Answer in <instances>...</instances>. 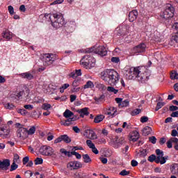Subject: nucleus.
Wrapping results in <instances>:
<instances>
[{
    "label": "nucleus",
    "instance_id": "1",
    "mask_svg": "<svg viewBox=\"0 0 178 178\" xmlns=\"http://www.w3.org/2000/svg\"><path fill=\"white\" fill-rule=\"evenodd\" d=\"M124 76L127 80H134L137 79L139 83L143 84L147 83L149 80V70L145 66L137 67H125L124 70Z\"/></svg>",
    "mask_w": 178,
    "mask_h": 178
},
{
    "label": "nucleus",
    "instance_id": "2",
    "mask_svg": "<svg viewBox=\"0 0 178 178\" xmlns=\"http://www.w3.org/2000/svg\"><path fill=\"white\" fill-rule=\"evenodd\" d=\"M100 76L109 86H116L119 83V73L115 70H106L100 73Z\"/></svg>",
    "mask_w": 178,
    "mask_h": 178
},
{
    "label": "nucleus",
    "instance_id": "3",
    "mask_svg": "<svg viewBox=\"0 0 178 178\" xmlns=\"http://www.w3.org/2000/svg\"><path fill=\"white\" fill-rule=\"evenodd\" d=\"M175 16V7L170 3H168L165 6V10L160 13L159 19L161 23H169V19H172Z\"/></svg>",
    "mask_w": 178,
    "mask_h": 178
},
{
    "label": "nucleus",
    "instance_id": "4",
    "mask_svg": "<svg viewBox=\"0 0 178 178\" xmlns=\"http://www.w3.org/2000/svg\"><path fill=\"white\" fill-rule=\"evenodd\" d=\"M47 16L49 17V19L51 22V26L54 29H58L65 26V18H63V15H62V14L55 13L48 15Z\"/></svg>",
    "mask_w": 178,
    "mask_h": 178
},
{
    "label": "nucleus",
    "instance_id": "5",
    "mask_svg": "<svg viewBox=\"0 0 178 178\" xmlns=\"http://www.w3.org/2000/svg\"><path fill=\"white\" fill-rule=\"evenodd\" d=\"M80 65L86 69H91L95 66V58L92 56L85 55L80 60Z\"/></svg>",
    "mask_w": 178,
    "mask_h": 178
},
{
    "label": "nucleus",
    "instance_id": "6",
    "mask_svg": "<svg viewBox=\"0 0 178 178\" xmlns=\"http://www.w3.org/2000/svg\"><path fill=\"white\" fill-rule=\"evenodd\" d=\"M54 54H43L40 56V60H42L44 66H51L54 60H56Z\"/></svg>",
    "mask_w": 178,
    "mask_h": 178
},
{
    "label": "nucleus",
    "instance_id": "7",
    "mask_svg": "<svg viewBox=\"0 0 178 178\" xmlns=\"http://www.w3.org/2000/svg\"><path fill=\"white\" fill-rule=\"evenodd\" d=\"M39 152L44 156H51L54 154V149L50 146L43 145L40 148Z\"/></svg>",
    "mask_w": 178,
    "mask_h": 178
},
{
    "label": "nucleus",
    "instance_id": "8",
    "mask_svg": "<svg viewBox=\"0 0 178 178\" xmlns=\"http://www.w3.org/2000/svg\"><path fill=\"white\" fill-rule=\"evenodd\" d=\"M17 136L20 138V140H26V138L29 137L27 129L24 127H19L17 131Z\"/></svg>",
    "mask_w": 178,
    "mask_h": 178
},
{
    "label": "nucleus",
    "instance_id": "9",
    "mask_svg": "<svg viewBox=\"0 0 178 178\" xmlns=\"http://www.w3.org/2000/svg\"><path fill=\"white\" fill-rule=\"evenodd\" d=\"M10 133V129L8 125H1L0 126V137L3 138H6Z\"/></svg>",
    "mask_w": 178,
    "mask_h": 178
},
{
    "label": "nucleus",
    "instance_id": "10",
    "mask_svg": "<svg viewBox=\"0 0 178 178\" xmlns=\"http://www.w3.org/2000/svg\"><path fill=\"white\" fill-rule=\"evenodd\" d=\"M95 54H97V55L100 56H106L108 50H106V47L104 45L99 47L95 46Z\"/></svg>",
    "mask_w": 178,
    "mask_h": 178
},
{
    "label": "nucleus",
    "instance_id": "11",
    "mask_svg": "<svg viewBox=\"0 0 178 178\" xmlns=\"http://www.w3.org/2000/svg\"><path fill=\"white\" fill-rule=\"evenodd\" d=\"M147 48V45L145 43H140L138 45L134 47L132 49V52L134 54H143L145 52V49Z\"/></svg>",
    "mask_w": 178,
    "mask_h": 178
},
{
    "label": "nucleus",
    "instance_id": "12",
    "mask_svg": "<svg viewBox=\"0 0 178 178\" xmlns=\"http://www.w3.org/2000/svg\"><path fill=\"white\" fill-rule=\"evenodd\" d=\"M62 141H64L66 144H69L72 143V139L67 135H61L54 140V144L62 143Z\"/></svg>",
    "mask_w": 178,
    "mask_h": 178
},
{
    "label": "nucleus",
    "instance_id": "13",
    "mask_svg": "<svg viewBox=\"0 0 178 178\" xmlns=\"http://www.w3.org/2000/svg\"><path fill=\"white\" fill-rule=\"evenodd\" d=\"M156 155H159V156H160L159 163L161 165H165V163H166V161L169 159V156H163V152L159 149H156Z\"/></svg>",
    "mask_w": 178,
    "mask_h": 178
},
{
    "label": "nucleus",
    "instance_id": "14",
    "mask_svg": "<svg viewBox=\"0 0 178 178\" xmlns=\"http://www.w3.org/2000/svg\"><path fill=\"white\" fill-rule=\"evenodd\" d=\"M113 143L115 144L114 148H120L121 145H123V144L126 143V141H124V138H120L119 136H115V138L113 139Z\"/></svg>",
    "mask_w": 178,
    "mask_h": 178
},
{
    "label": "nucleus",
    "instance_id": "15",
    "mask_svg": "<svg viewBox=\"0 0 178 178\" xmlns=\"http://www.w3.org/2000/svg\"><path fill=\"white\" fill-rule=\"evenodd\" d=\"M88 109H90L88 107H84L83 108L76 110V112L79 114L80 118H84V116H88V115H90Z\"/></svg>",
    "mask_w": 178,
    "mask_h": 178
},
{
    "label": "nucleus",
    "instance_id": "16",
    "mask_svg": "<svg viewBox=\"0 0 178 178\" xmlns=\"http://www.w3.org/2000/svg\"><path fill=\"white\" fill-rule=\"evenodd\" d=\"M10 166V161L9 159H4L0 161V170H8Z\"/></svg>",
    "mask_w": 178,
    "mask_h": 178
},
{
    "label": "nucleus",
    "instance_id": "17",
    "mask_svg": "<svg viewBox=\"0 0 178 178\" xmlns=\"http://www.w3.org/2000/svg\"><path fill=\"white\" fill-rule=\"evenodd\" d=\"M138 138H140V133L137 131H134L129 134V141L136 143Z\"/></svg>",
    "mask_w": 178,
    "mask_h": 178
},
{
    "label": "nucleus",
    "instance_id": "18",
    "mask_svg": "<svg viewBox=\"0 0 178 178\" xmlns=\"http://www.w3.org/2000/svg\"><path fill=\"white\" fill-rule=\"evenodd\" d=\"M138 16V11L136 10H133L131 11L129 14V20L132 23V22H134L137 19V17Z\"/></svg>",
    "mask_w": 178,
    "mask_h": 178
},
{
    "label": "nucleus",
    "instance_id": "19",
    "mask_svg": "<svg viewBox=\"0 0 178 178\" xmlns=\"http://www.w3.org/2000/svg\"><path fill=\"white\" fill-rule=\"evenodd\" d=\"M105 98H106V96H105L104 94H102L99 97H95L94 100L97 105H101V104L105 102Z\"/></svg>",
    "mask_w": 178,
    "mask_h": 178
},
{
    "label": "nucleus",
    "instance_id": "20",
    "mask_svg": "<svg viewBox=\"0 0 178 178\" xmlns=\"http://www.w3.org/2000/svg\"><path fill=\"white\" fill-rule=\"evenodd\" d=\"M19 77H22V79H26V80H33L34 79V75L31 74L30 72H26L24 73H21L19 74Z\"/></svg>",
    "mask_w": 178,
    "mask_h": 178
},
{
    "label": "nucleus",
    "instance_id": "21",
    "mask_svg": "<svg viewBox=\"0 0 178 178\" xmlns=\"http://www.w3.org/2000/svg\"><path fill=\"white\" fill-rule=\"evenodd\" d=\"M2 37L6 40V41H9L10 40H12L13 35L12 32H10L8 29H6L5 31H3Z\"/></svg>",
    "mask_w": 178,
    "mask_h": 178
},
{
    "label": "nucleus",
    "instance_id": "22",
    "mask_svg": "<svg viewBox=\"0 0 178 178\" xmlns=\"http://www.w3.org/2000/svg\"><path fill=\"white\" fill-rule=\"evenodd\" d=\"M86 133L88 136V138H90V140H97V138H98V137L97 136V134H95L94 130L87 129Z\"/></svg>",
    "mask_w": 178,
    "mask_h": 178
},
{
    "label": "nucleus",
    "instance_id": "23",
    "mask_svg": "<svg viewBox=\"0 0 178 178\" xmlns=\"http://www.w3.org/2000/svg\"><path fill=\"white\" fill-rule=\"evenodd\" d=\"M147 160L149 162H156V163H159V162H161V156H159V155L156 156L155 154H152L148 157Z\"/></svg>",
    "mask_w": 178,
    "mask_h": 178
},
{
    "label": "nucleus",
    "instance_id": "24",
    "mask_svg": "<svg viewBox=\"0 0 178 178\" xmlns=\"http://www.w3.org/2000/svg\"><path fill=\"white\" fill-rule=\"evenodd\" d=\"M117 112H118V108L115 107H110L108 108V111L107 112V115H108L111 118H115V116L118 115Z\"/></svg>",
    "mask_w": 178,
    "mask_h": 178
},
{
    "label": "nucleus",
    "instance_id": "25",
    "mask_svg": "<svg viewBox=\"0 0 178 178\" xmlns=\"http://www.w3.org/2000/svg\"><path fill=\"white\" fill-rule=\"evenodd\" d=\"M174 29L177 30V33L175 35L172 36V40L175 41V42H178V22H175L173 25Z\"/></svg>",
    "mask_w": 178,
    "mask_h": 178
},
{
    "label": "nucleus",
    "instance_id": "26",
    "mask_svg": "<svg viewBox=\"0 0 178 178\" xmlns=\"http://www.w3.org/2000/svg\"><path fill=\"white\" fill-rule=\"evenodd\" d=\"M105 119V115L100 114L96 115V117L94 119V123H101L102 120Z\"/></svg>",
    "mask_w": 178,
    "mask_h": 178
},
{
    "label": "nucleus",
    "instance_id": "27",
    "mask_svg": "<svg viewBox=\"0 0 178 178\" xmlns=\"http://www.w3.org/2000/svg\"><path fill=\"white\" fill-rule=\"evenodd\" d=\"M64 118H66V119H70L72 116H74V113L72 112L69 109H66L65 111L63 113Z\"/></svg>",
    "mask_w": 178,
    "mask_h": 178
},
{
    "label": "nucleus",
    "instance_id": "28",
    "mask_svg": "<svg viewBox=\"0 0 178 178\" xmlns=\"http://www.w3.org/2000/svg\"><path fill=\"white\" fill-rule=\"evenodd\" d=\"M151 131H152V128L150 127H145L143 129V136H149Z\"/></svg>",
    "mask_w": 178,
    "mask_h": 178
},
{
    "label": "nucleus",
    "instance_id": "29",
    "mask_svg": "<svg viewBox=\"0 0 178 178\" xmlns=\"http://www.w3.org/2000/svg\"><path fill=\"white\" fill-rule=\"evenodd\" d=\"M70 76L72 77V79H76L79 77V76H81V70H76L75 72H71Z\"/></svg>",
    "mask_w": 178,
    "mask_h": 178
},
{
    "label": "nucleus",
    "instance_id": "30",
    "mask_svg": "<svg viewBox=\"0 0 178 178\" xmlns=\"http://www.w3.org/2000/svg\"><path fill=\"white\" fill-rule=\"evenodd\" d=\"M130 104V101L129 99H125L118 104L119 108H127Z\"/></svg>",
    "mask_w": 178,
    "mask_h": 178
},
{
    "label": "nucleus",
    "instance_id": "31",
    "mask_svg": "<svg viewBox=\"0 0 178 178\" xmlns=\"http://www.w3.org/2000/svg\"><path fill=\"white\" fill-rule=\"evenodd\" d=\"M67 168L70 170H75L76 168V164H75L74 161H71V162L68 163L67 165Z\"/></svg>",
    "mask_w": 178,
    "mask_h": 178
},
{
    "label": "nucleus",
    "instance_id": "32",
    "mask_svg": "<svg viewBox=\"0 0 178 178\" xmlns=\"http://www.w3.org/2000/svg\"><path fill=\"white\" fill-rule=\"evenodd\" d=\"M82 158L85 163H90L92 162L91 158L88 154H83Z\"/></svg>",
    "mask_w": 178,
    "mask_h": 178
},
{
    "label": "nucleus",
    "instance_id": "33",
    "mask_svg": "<svg viewBox=\"0 0 178 178\" xmlns=\"http://www.w3.org/2000/svg\"><path fill=\"white\" fill-rule=\"evenodd\" d=\"M84 90L87 88H94V83L91 81H88L86 84L83 86Z\"/></svg>",
    "mask_w": 178,
    "mask_h": 178
},
{
    "label": "nucleus",
    "instance_id": "34",
    "mask_svg": "<svg viewBox=\"0 0 178 178\" xmlns=\"http://www.w3.org/2000/svg\"><path fill=\"white\" fill-rule=\"evenodd\" d=\"M60 152L61 154H64V155H65L66 156H68V158L72 157V152H67L66 149H65L63 148L60 149Z\"/></svg>",
    "mask_w": 178,
    "mask_h": 178
},
{
    "label": "nucleus",
    "instance_id": "35",
    "mask_svg": "<svg viewBox=\"0 0 178 178\" xmlns=\"http://www.w3.org/2000/svg\"><path fill=\"white\" fill-rule=\"evenodd\" d=\"M170 79L171 80H177L178 79V74L176 71H172L170 73Z\"/></svg>",
    "mask_w": 178,
    "mask_h": 178
},
{
    "label": "nucleus",
    "instance_id": "36",
    "mask_svg": "<svg viewBox=\"0 0 178 178\" xmlns=\"http://www.w3.org/2000/svg\"><path fill=\"white\" fill-rule=\"evenodd\" d=\"M112 86H113L107 87V91H108V92H113V94H118V92H119V90L115 89Z\"/></svg>",
    "mask_w": 178,
    "mask_h": 178
},
{
    "label": "nucleus",
    "instance_id": "37",
    "mask_svg": "<svg viewBox=\"0 0 178 178\" xmlns=\"http://www.w3.org/2000/svg\"><path fill=\"white\" fill-rule=\"evenodd\" d=\"M34 133H35V127L32 126L29 130L27 129L28 136H33Z\"/></svg>",
    "mask_w": 178,
    "mask_h": 178
},
{
    "label": "nucleus",
    "instance_id": "38",
    "mask_svg": "<svg viewBox=\"0 0 178 178\" xmlns=\"http://www.w3.org/2000/svg\"><path fill=\"white\" fill-rule=\"evenodd\" d=\"M13 163H20V156H19V154H14Z\"/></svg>",
    "mask_w": 178,
    "mask_h": 178
},
{
    "label": "nucleus",
    "instance_id": "39",
    "mask_svg": "<svg viewBox=\"0 0 178 178\" xmlns=\"http://www.w3.org/2000/svg\"><path fill=\"white\" fill-rule=\"evenodd\" d=\"M67 31L68 33H73L74 31V24H70L67 27Z\"/></svg>",
    "mask_w": 178,
    "mask_h": 178
},
{
    "label": "nucleus",
    "instance_id": "40",
    "mask_svg": "<svg viewBox=\"0 0 178 178\" xmlns=\"http://www.w3.org/2000/svg\"><path fill=\"white\" fill-rule=\"evenodd\" d=\"M165 102H159L155 108L156 112L158 111L159 109H161L162 106H165Z\"/></svg>",
    "mask_w": 178,
    "mask_h": 178
},
{
    "label": "nucleus",
    "instance_id": "41",
    "mask_svg": "<svg viewBox=\"0 0 178 178\" xmlns=\"http://www.w3.org/2000/svg\"><path fill=\"white\" fill-rule=\"evenodd\" d=\"M139 113H141V109L136 108L131 111V116H136V115H139Z\"/></svg>",
    "mask_w": 178,
    "mask_h": 178
},
{
    "label": "nucleus",
    "instance_id": "42",
    "mask_svg": "<svg viewBox=\"0 0 178 178\" xmlns=\"http://www.w3.org/2000/svg\"><path fill=\"white\" fill-rule=\"evenodd\" d=\"M61 124L63 126H65L66 127H69L70 124H72V120H69V118H67L65 121H62Z\"/></svg>",
    "mask_w": 178,
    "mask_h": 178
},
{
    "label": "nucleus",
    "instance_id": "43",
    "mask_svg": "<svg viewBox=\"0 0 178 178\" xmlns=\"http://www.w3.org/2000/svg\"><path fill=\"white\" fill-rule=\"evenodd\" d=\"M96 88H99V90H105V88H106V87L105 86V85L99 83V82H97L96 83Z\"/></svg>",
    "mask_w": 178,
    "mask_h": 178
},
{
    "label": "nucleus",
    "instance_id": "44",
    "mask_svg": "<svg viewBox=\"0 0 178 178\" xmlns=\"http://www.w3.org/2000/svg\"><path fill=\"white\" fill-rule=\"evenodd\" d=\"M42 162H44V160L40 157L35 159V165H42Z\"/></svg>",
    "mask_w": 178,
    "mask_h": 178
},
{
    "label": "nucleus",
    "instance_id": "45",
    "mask_svg": "<svg viewBox=\"0 0 178 178\" xmlns=\"http://www.w3.org/2000/svg\"><path fill=\"white\" fill-rule=\"evenodd\" d=\"M19 168V165L16 164V163H13L11 164V167L10 169V172H13V170H16Z\"/></svg>",
    "mask_w": 178,
    "mask_h": 178
},
{
    "label": "nucleus",
    "instance_id": "46",
    "mask_svg": "<svg viewBox=\"0 0 178 178\" xmlns=\"http://www.w3.org/2000/svg\"><path fill=\"white\" fill-rule=\"evenodd\" d=\"M86 145H88V147H89V148H94V147H95V145L92 143V141H91V140H87Z\"/></svg>",
    "mask_w": 178,
    "mask_h": 178
},
{
    "label": "nucleus",
    "instance_id": "47",
    "mask_svg": "<svg viewBox=\"0 0 178 178\" xmlns=\"http://www.w3.org/2000/svg\"><path fill=\"white\" fill-rule=\"evenodd\" d=\"M129 175H130V171H127L126 170H122L120 172V176H129Z\"/></svg>",
    "mask_w": 178,
    "mask_h": 178
},
{
    "label": "nucleus",
    "instance_id": "48",
    "mask_svg": "<svg viewBox=\"0 0 178 178\" xmlns=\"http://www.w3.org/2000/svg\"><path fill=\"white\" fill-rule=\"evenodd\" d=\"M91 52H94L95 54V46L86 49V54H91Z\"/></svg>",
    "mask_w": 178,
    "mask_h": 178
},
{
    "label": "nucleus",
    "instance_id": "49",
    "mask_svg": "<svg viewBox=\"0 0 178 178\" xmlns=\"http://www.w3.org/2000/svg\"><path fill=\"white\" fill-rule=\"evenodd\" d=\"M74 155L76 159H81V154L77 153L76 152H71V156Z\"/></svg>",
    "mask_w": 178,
    "mask_h": 178
},
{
    "label": "nucleus",
    "instance_id": "50",
    "mask_svg": "<svg viewBox=\"0 0 178 178\" xmlns=\"http://www.w3.org/2000/svg\"><path fill=\"white\" fill-rule=\"evenodd\" d=\"M24 108L28 111H33V109H34V106L31 104H26L24 106Z\"/></svg>",
    "mask_w": 178,
    "mask_h": 178
},
{
    "label": "nucleus",
    "instance_id": "51",
    "mask_svg": "<svg viewBox=\"0 0 178 178\" xmlns=\"http://www.w3.org/2000/svg\"><path fill=\"white\" fill-rule=\"evenodd\" d=\"M30 161V157L29 156H26L23 158L22 163L23 165H27V163Z\"/></svg>",
    "mask_w": 178,
    "mask_h": 178
},
{
    "label": "nucleus",
    "instance_id": "52",
    "mask_svg": "<svg viewBox=\"0 0 178 178\" xmlns=\"http://www.w3.org/2000/svg\"><path fill=\"white\" fill-rule=\"evenodd\" d=\"M149 141L152 143V144H156V138L155 136L149 137Z\"/></svg>",
    "mask_w": 178,
    "mask_h": 178
},
{
    "label": "nucleus",
    "instance_id": "53",
    "mask_svg": "<svg viewBox=\"0 0 178 178\" xmlns=\"http://www.w3.org/2000/svg\"><path fill=\"white\" fill-rule=\"evenodd\" d=\"M8 12L10 15H11V16L15 14V8H13V6H8Z\"/></svg>",
    "mask_w": 178,
    "mask_h": 178
},
{
    "label": "nucleus",
    "instance_id": "54",
    "mask_svg": "<svg viewBox=\"0 0 178 178\" xmlns=\"http://www.w3.org/2000/svg\"><path fill=\"white\" fill-rule=\"evenodd\" d=\"M51 104H44L42 106V109H44V111H48V109H51Z\"/></svg>",
    "mask_w": 178,
    "mask_h": 178
},
{
    "label": "nucleus",
    "instance_id": "55",
    "mask_svg": "<svg viewBox=\"0 0 178 178\" xmlns=\"http://www.w3.org/2000/svg\"><path fill=\"white\" fill-rule=\"evenodd\" d=\"M111 62H113V63H119V62H120V59L119 58V57H113L111 58Z\"/></svg>",
    "mask_w": 178,
    "mask_h": 178
},
{
    "label": "nucleus",
    "instance_id": "56",
    "mask_svg": "<svg viewBox=\"0 0 178 178\" xmlns=\"http://www.w3.org/2000/svg\"><path fill=\"white\" fill-rule=\"evenodd\" d=\"M141 123H147L148 122V117L147 116H143L140 118Z\"/></svg>",
    "mask_w": 178,
    "mask_h": 178
},
{
    "label": "nucleus",
    "instance_id": "57",
    "mask_svg": "<svg viewBox=\"0 0 178 178\" xmlns=\"http://www.w3.org/2000/svg\"><path fill=\"white\" fill-rule=\"evenodd\" d=\"M75 163V168L76 169H79V168H82L83 165L81 164V163L79 162V161H74Z\"/></svg>",
    "mask_w": 178,
    "mask_h": 178
},
{
    "label": "nucleus",
    "instance_id": "58",
    "mask_svg": "<svg viewBox=\"0 0 178 178\" xmlns=\"http://www.w3.org/2000/svg\"><path fill=\"white\" fill-rule=\"evenodd\" d=\"M131 165L133 168H136V166H138V162L136 160H132L131 161Z\"/></svg>",
    "mask_w": 178,
    "mask_h": 178
},
{
    "label": "nucleus",
    "instance_id": "59",
    "mask_svg": "<svg viewBox=\"0 0 178 178\" xmlns=\"http://www.w3.org/2000/svg\"><path fill=\"white\" fill-rule=\"evenodd\" d=\"M18 113H20L22 115H26L27 113V110H26L24 108L19 109Z\"/></svg>",
    "mask_w": 178,
    "mask_h": 178
},
{
    "label": "nucleus",
    "instance_id": "60",
    "mask_svg": "<svg viewBox=\"0 0 178 178\" xmlns=\"http://www.w3.org/2000/svg\"><path fill=\"white\" fill-rule=\"evenodd\" d=\"M70 102H74L76 101V98H77V96L76 95H71L70 96Z\"/></svg>",
    "mask_w": 178,
    "mask_h": 178
},
{
    "label": "nucleus",
    "instance_id": "61",
    "mask_svg": "<svg viewBox=\"0 0 178 178\" xmlns=\"http://www.w3.org/2000/svg\"><path fill=\"white\" fill-rule=\"evenodd\" d=\"M80 90H81V88L74 87L71 89V91H72V92H79V91H80Z\"/></svg>",
    "mask_w": 178,
    "mask_h": 178
},
{
    "label": "nucleus",
    "instance_id": "62",
    "mask_svg": "<svg viewBox=\"0 0 178 178\" xmlns=\"http://www.w3.org/2000/svg\"><path fill=\"white\" fill-rule=\"evenodd\" d=\"M170 111L171 112H175V111H178V107L176 106H170Z\"/></svg>",
    "mask_w": 178,
    "mask_h": 178
},
{
    "label": "nucleus",
    "instance_id": "63",
    "mask_svg": "<svg viewBox=\"0 0 178 178\" xmlns=\"http://www.w3.org/2000/svg\"><path fill=\"white\" fill-rule=\"evenodd\" d=\"M172 140L170 139L168 142H167V147L168 148H172L173 145L172 144Z\"/></svg>",
    "mask_w": 178,
    "mask_h": 178
},
{
    "label": "nucleus",
    "instance_id": "64",
    "mask_svg": "<svg viewBox=\"0 0 178 178\" xmlns=\"http://www.w3.org/2000/svg\"><path fill=\"white\" fill-rule=\"evenodd\" d=\"M170 116L171 118H178V111L172 112Z\"/></svg>",
    "mask_w": 178,
    "mask_h": 178
}]
</instances>
